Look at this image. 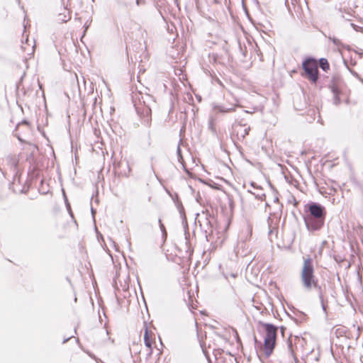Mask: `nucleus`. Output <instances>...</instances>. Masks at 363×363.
Here are the masks:
<instances>
[{"label": "nucleus", "mask_w": 363, "mask_h": 363, "mask_svg": "<svg viewBox=\"0 0 363 363\" xmlns=\"http://www.w3.org/2000/svg\"><path fill=\"white\" fill-rule=\"evenodd\" d=\"M300 278L303 286L307 291L318 286V280L315 275L312 258L308 257L303 259Z\"/></svg>", "instance_id": "f03ea898"}, {"label": "nucleus", "mask_w": 363, "mask_h": 363, "mask_svg": "<svg viewBox=\"0 0 363 363\" xmlns=\"http://www.w3.org/2000/svg\"><path fill=\"white\" fill-rule=\"evenodd\" d=\"M324 220L325 219L308 216L304 218L306 225L309 230H318L320 229L324 225Z\"/></svg>", "instance_id": "423d86ee"}, {"label": "nucleus", "mask_w": 363, "mask_h": 363, "mask_svg": "<svg viewBox=\"0 0 363 363\" xmlns=\"http://www.w3.org/2000/svg\"><path fill=\"white\" fill-rule=\"evenodd\" d=\"M335 334L337 338L343 337L349 338L350 333L345 326L338 325L335 328Z\"/></svg>", "instance_id": "1a4fd4ad"}, {"label": "nucleus", "mask_w": 363, "mask_h": 363, "mask_svg": "<svg viewBox=\"0 0 363 363\" xmlns=\"http://www.w3.org/2000/svg\"><path fill=\"white\" fill-rule=\"evenodd\" d=\"M331 90L335 95L336 103L339 104L340 101V94L342 93L341 88L338 85L334 84L331 86Z\"/></svg>", "instance_id": "9d476101"}, {"label": "nucleus", "mask_w": 363, "mask_h": 363, "mask_svg": "<svg viewBox=\"0 0 363 363\" xmlns=\"http://www.w3.org/2000/svg\"><path fill=\"white\" fill-rule=\"evenodd\" d=\"M304 76L313 83L318 79V69L317 61L313 59H308L303 62Z\"/></svg>", "instance_id": "20e7f679"}, {"label": "nucleus", "mask_w": 363, "mask_h": 363, "mask_svg": "<svg viewBox=\"0 0 363 363\" xmlns=\"http://www.w3.org/2000/svg\"><path fill=\"white\" fill-rule=\"evenodd\" d=\"M233 277L235 278L237 277V274H233Z\"/></svg>", "instance_id": "4468645a"}, {"label": "nucleus", "mask_w": 363, "mask_h": 363, "mask_svg": "<svg viewBox=\"0 0 363 363\" xmlns=\"http://www.w3.org/2000/svg\"><path fill=\"white\" fill-rule=\"evenodd\" d=\"M310 215L308 217L325 219V208L319 204L312 203L308 206Z\"/></svg>", "instance_id": "0eeeda50"}, {"label": "nucleus", "mask_w": 363, "mask_h": 363, "mask_svg": "<svg viewBox=\"0 0 363 363\" xmlns=\"http://www.w3.org/2000/svg\"><path fill=\"white\" fill-rule=\"evenodd\" d=\"M252 235V226L250 224H247L242 229L240 237L243 242H247L251 239Z\"/></svg>", "instance_id": "6e6552de"}, {"label": "nucleus", "mask_w": 363, "mask_h": 363, "mask_svg": "<svg viewBox=\"0 0 363 363\" xmlns=\"http://www.w3.org/2000/svg\"><path fill=\"white\" fill-rule=\"evenodd\" d=\"M141 333L147 353L145 357L140 359V363H158L164 346L160 337L157 334L155 327L145 322Z\"/></svg>", "instance_id": "f257e3e1"}, {"label": "nucleus", "mask_w": 363, "mask_h": 363, "mask_svg": "<svg viewBox=\"0 0 363 363\" xmlns=\"http://www.w3.org/2000/svg\"><path fill=\"white\" fill-rule=\"evenodd\" d=\"M263 326L265 333L264 335V344L260 350V352L264 357H268L272 354L276 346L278 328L268 323L263 324Z\"/></svg>", "instance_id": "7ed1b4c3"}, {"label": "nucleus", "mask_w": 363, "mask_h": 363, "mask_svg": "<svg viewBox=\"0 0 363 363\" xmlns=\"http://www.w3.org/2000/svg\"><path fill=\"white\" fill-rule=\"evenodd\" d=\"M138 30L142 33V35H143V33L145 32V30H143V29L142 28V27H141L140 25H138Z\"/></svg>", "instance_id": "f8f14e48"}, {"label": "nucleus", "mask_w": 363, "mask_h": 363, "mask_svg": "<svg viewBox=\"0 0 363 363\" xmlns=\"http://www.w3.org/2000/svg\"><path fill=\"white\" fill-rule=\"evenodd\" d=\"M320 67L324 70L327 71L330 68V65L328 60L325 58H321L319 61Z\"/></svg>", "instance_id": "9b49d317"}, {"label": "nucleus", "mask_w": 363, "mask_h": 363, "mask_svg": "<svg viewBox=\"0 0 363 363\" xmlns=\"http://www.w3.org/2000/svg\"><path fill=\"white\" fill-rule=\"evenodd\" d=\"M113 169L115 174L121 177H128L131 171L128 162L125 159H121L118 162L115 164Z\"/></svg>", "instance_id": "39448f33"}, {"label": "nucleus", "mask_w": 363, "mask_h": 363, "mask_svg": "<svg viewBox=\"0 0 363 363\" xmlns=\"http://www.w3.org/2000/svg\"><path fill=\"white\" fill-rule=\"evenodd\" d=\"M17 164H18V162L15 160L13 162L14 167H16Z\"/></svg>", "instance_id": "ddd939ff"}]
</instances>
